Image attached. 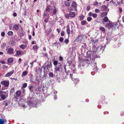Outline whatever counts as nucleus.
<instances>
[{"mask_svg": "<svg viewBox=\"0 0 124 124\" xmlns=\"http://www.w3.org/2000/svg\"><path fill=\"white\" fill-rule=\"evenodd\" d=\"M8 93L6 92L3 91H0V96L2 100H4L8 97Z\"/></svg>", "mask_w": 124, "mask_h": 124, "instance_id": "1", "label": "nucleus"}, {"mask_svg": "<svg viewBox=\"0 0 124 124\" xmlns=\"http://www.w3.org/2000/svg\"><path fill=\"white\" fill-rule=\"evenodd\" d=\"M55 70L56 72H62L63 69L62 67V64L60 63H58V66L55 67Z\"/></svg>", "mask_w": 124, "mask_h": 124, "instance_id": "2", "label": "nucleus"}, {"mask_svg": "<svg viewBox=\"0 0 124 124\" xmlns=\"http://www.w3.org/2000/svg\"><path fill=\"white\" fill-rule=\"evenodd\" d=\"M25 51H21L19 50H17L16 52V56H19V55H22L25 54Z\"/></svg>", "mask_w": 124, "mask_h": 124, "instance_id": "3", "label": "nucleus"}, {"mask_svg": "<svg viewBox=\"0 0 124 124\" xmlns=\"http://www.w3.org/2000/svg\"><path fill=\"white\" fill-rule=\"evenodd\" d=\"M1 84L5 87L8 86L9 84V81L8 80H5L2 81Z\"/></svg>", "mask_w": 124, "mask_h": 124, "instance_id": "4", "label": "nucleus"}, {"mask_svg": "<svg viewBox=\"0 0 124 124\" xmlns=\"http://www.w3.org/2000/svg\"><path fill=\"white\" fill-rule=\"evenodd\" d=\"M52 13L53 15H55L58 12V9L55 7L51 9Z\"/></svg>", "mask_w": 124, "mask_h": 124, "instance_id": "5", "label": "nucleus"}, {"mask_svg": "<svg viewBox=\"0 0 124 124\" xmlns=\"http://www.w3.org/2000/svg\"><path fill=\"white\" fill-rule=\"evenodd\" d=\"M19 25L18 24H15L13 25V29L15 31H17L19 28Z\"/></svg>", "mask_w": 124, "mask_h": 124, "instance_id": "6", "label": "nucleus"}, {"mask_svg": "<svg viewBox=\"0 0 124 124\" xmlns=\"http://www.w3.org/2000/svg\"><path fill=\"white\" fill-rule=\"evenodd\" d=\"M35 71L37 74H41L42 71V69L40 68H36Z\"/></svg>", "mask_w": 124, "mask_h": 124, "instance_id": "7", "label": "nucleus"}, {"mask_svg": "<svg viewBox=\"0 0 124 124\" xmlns=\"http://www.w3.org/2000/svg\"><path fill=\"white\" fill-rule=\"evenodd\" d=\"M14 49L13 48H10L8 49L7 53L8 54H14Z\"/></svg>", "mask_w": 124, "mask_h": 124, "instance_id": "8", "label": "nucleus"}, {"mask_svg": "<svg viewBox=\"0 0 124 124\" xmlns=\"http://www.w3.org/2000/svg\"><path fill=\"white\" fill-rule=\"evenodd\" d=\"M76 40H77L78 42L82 43L83 42L82 37V36H79L77 38Z\"/></svg>", "mask_w": 124, "mask_h": 124, "instance_id": "9", "label": "nucleus"}, {"mask_svg": "<svg viewBox=\"0 0 124 124\" xmlns=\"http://www.w3.org/2000/svg\"><path fill=\"white\" fill-rule=\"evenodd\" d=\"M14 70H12L11 71L7 73L6 74L5 76L6 77H8L10 76L13 74L14 73Z\"/></svg>", "mask_w": 124, "mask_h": 124, "instance_id": "10", "label": "nucleus"}, {"mask_svg": "<svg viewBox=\"0 0 124 124\" xmlns=\"http://www.w3.org/2000/svg\"><path fill=\"white\" fill-rule=\"evenodd\" d=\"M22 92L20 90H19L17 91L16 93V95L17 97H18L20 96Z\"/></svg>", "mask_w": 124, "mask_h": 124, "instance_id": "11", "label": "nucleus"}, {"mask_svg": "<svg viewBox=\"0 0 124 124\" xmlns=\"http://www.w3.org/2000/svg\"><path fill=\"white\" fill-rule=\"evenodd\" d=\"M49 16L48 13L46 12L44 13V15L43 16L44 18H49Z\"/></svg>", "mask_w": 124, "mask_h": 124, "instance_id": "12", "label": "nucleus"}, {"mask_svg": "<svg viewBox=\"0 0 124 124\" xmlns=\"http://www.w3.org/2000/svg\"><path fill=\"white\" fill-rule=\"evenodd\" d=\"M107 7L105 5H103L101 7V10L102 11H106L107 10Z\"/></svg>", "mask_w": 124, "mask_h": 124, "instance_id": "13", "label": "nucleus"}, {"mask_svg": "<svg viewBox=\"0 0 124 124\" xmlns=\"http://www.w3.org/2000/svg\"><path fill=\"white\" fill-rule=\"evenodd\" d=\"M19 47L21 48L24 50L27 47V45L25 44H22L20 45Z\"/></svg>", "mask_w": 124, "mask_h": 124, "instance_id": "14", "label": "nucleus"}, {"mask_svg": "<svg viewBox=\"0 0 124 124\" xmlns=\"http://www.w3.org/2000/svg\"><path fill=\"white\" fill-rule=\"evenodd\" d=\"M107 14V12H103L101 13L100 16L101 17H103L106 16Z\"/></svg>", "mask_w": 124, "mask_h": 124, "instance_id": "15", "label": "nucleus"}, {"mask_svg": "<svg viewBox=\"0 0 124 124\" xmlns=\"http://www.w3.org/2000/svg\"><path fill=\"white\" fill-rule=\"evenodd\" d=\"M69 16L71 17H74L75 16V13L73 12H70L69 14Z\"/></svg>", "mask_w": 124, "mask_h": 124, "instance_id": "16", "label": "nucleus"}, {"mask_svg": "<svg viewBox=\"0 0 124 124\" xmlns=\"http://www.w3.org/2000/svg\"><path fill=\"white\" fill-rule=\"evenodd\" d=\"M14 61V59L12 57H11L9 58L8 60V61L9 63H12Z\"/></svg>", "mask_w": 124, "mask_h": 124, "instance_id": "17", "label": "nucleus"}, {"mask_svg": "<svg viewBox=\"0 0 124 124\" xmlns=\"http://www.w3.org/2000/svg\"><path fill=\"white\" fill-rule=\"evenodd\" d=\"M27 74V72L26 71H23L22 74V77L23 78L24 76L26 75Z\"/></svg>", "mask_w": 124, "mask_h": 124, "instance_id": "18", "label": "nucleus"}, {"mask_svg": "<svg viewBox=\"0 0 124 124\" xmlns=\"http://www.w3.org/2000/svg\"><path fill=\"white\" fill-rule=\"evenodd\" d=\"M65 5L67 7H69L70 5V3L68 1H65L64 2Z\"/></svg>", "mask_w": 124, "mask_h": 124, "instance_id": "19", "label": "nucleus"}, {"mask_svg": "<svg viewBox=\"0 0 124 124\" xmlns=\"http://www.w3.org/2000/svg\"><path fill=\"white\" fill-rule=\"evenodd\" d=\"M100 48V50L101 49H103V46H99L97 48V49L96 50H95V51H94V50H93L92 51H93V53H95L97 51V50H98V48Z\"/></svg>", "mask_w": 124, "mask_h": 124, "instance_id": "20", "label": "nucleus"}, {"mask_svg": "<svg viewBox=\"0 0 124 124\" xmlns=\"http://www.w3.org/2000/svg\"><path fill=\"white\" fill-rule=\"evenodd\" d=\"M8 35L10 36H12L13 35V33L12 31H9L7 33Z\"/></svg>", "mask_w": 124, "mask_h": 124, "instance_id": "21", "label": "nucleus"}, {"mask_svg": "<svg viewBox=\"0 0 124 124\" xmlns=\"http://www.w3.org/2000/svg\"><path fill=\"white\" fill-rule=\"evenodd\" d=\"M74 7V8H76L77 6V4L75 2H73L72 3V4L71 5V6Z\"/></svg>", "mask_w": 124, "mask_h": 124, "instance_id": "22", "label": "nucleus"}, {"mask_svg": "<svg viewBox=\"0 0 124 124\" xmlns=\"http://www.w3.org/2000/svg\"><path fill=\"white\" fill-rule=\"evenodd\" d=\"M29 88V89L31 91V92H32L34 90V87L33 86H30L28 87Z\"/></svg>", "mask_w": 124, "mask_h": 124, "instance_id": "23", "label": "nucleus"}, {"mask_svg": "<svg viewBox=\"0 0 124 124\" xmlns=\"http://www.w3.org/2000/svg\"><path fill=\"white\" fill-rule=\"evenodd\" d=\"M3 105H4L5 108L8 106V103L6 102L5 101H4L2 103Z\"/></svg>", "mask_w": 124, "mask_h": 124, "instance_id": "24", "label": "nucleus"}, {"mask_svg": "<svg viewBox=\"0 0 124 124\" xmlns=\"http://www.w3.org/2000/svg\"><path fill=\"white\" fill-rule=\"evenodd\" d=\"M100 29L102 31L103 33L105 32V29L102 27H100Z\"/></svg>", "mask_w": 124, "mask_h": 124, "instance_id": "25", "label": "nucleus"}, {"mask_svg": "<svg viewBox=\"0 0 124 124\" xmlns=\"http://www.w3.org/2000/svg\"><path fill=\"white\" fill-rule=\"evenodd\" d=\"M50 6H47L46 8L45 9V11L50 12L51 10V8L49 7Z\"/></svg>", "mask_w": 124, "mask_h": 124, "instance_id": "26", "label": "nucleus"}, {"mask_svg": "<svg viewBox=\"0 0 124 124\" xmlns=\"http://www.w3.org/2000/svg\"><path fill=\"white\" fill-rule=\"evenodd\" d=\"M84 18V16L83 15H81L79 16L78 18L79 20H81L83 19Z\"/></svg>", "mask_w": 124, "mask_h": 124, "instance_id": "27", "label": "nucleus"}, {"mask_svg": "<svg viewBox=\"0 0 124 124\" xmlns=\"http://www.w3.org/2000/svg\"><path fill=\"white\" fill-rule=\"evenodd\" d=\"M104 21L105 22H107L108 21V19L107 17H105L103 19Z\"/></svg>", "mask_w": 124, "mask_h": 124, "instance_id": "28", "label": "nucleus"}, {"mask_svg": "<svg viewBox=\"0 0 124 124\" xmlns=\"http://www.w3.org/2000/svg\"><path fill=\"white\" fill-rule=\"evenodd\" d=\"M97 14L96 13H93L92 15V16L94 18H97Z\"/></svg>", "mask_w": 124, "mask_h": 124, "instance_id": "29", "label": "nucleus"}, {"mask_svg": "<svg viewBox=\"0 0 124 124\" xmlns=\"http://www.w3.org/2000/svg\"><path fill=\"white\" fill-rule=\"evenodd\" d=\"M38 49V47L37 45H35L33 47V49L35 51L37 50Z\"/></svg>", "mask_w": 124, "mask_h": 124, "instance_id": "30", "label": "nucleus"}, {"mask_svg": "<svg viewBox=\"0 0 124 124\" xmlns=\"http://www.w3.org/2000/svg\"><path fill=\"white\" fill-rule=\"evenodd\" d=\"M4 120L2 119H0V124H4Z\"/></svg>", "mask_w": 124, "mask_h": 124, "instance_id": "31", "label": "nucleus"}, {"mask_svg": "<svg viewBox=\"0 0 124 124\" xmlns=\"http://www.w3.org/2000/svg\"><path fill=\"white\" fill-rule=\"evenodd\" d=\"M67 31L68 34L69 35L70 33V31L69 28H67L66 29Z\"/></svg>", "mask_w": 124, "mask_h": 124, "instance_id": "32", "label": "nucleus"}, {"mask_svg": "<svg viewBox=\"0 0 124 124\" xmlns=\"http://www.w3.org/2000/svg\"><path fill=\"white\" fill-rule=\"evenodd\" d=\"M58 63V62L57 61H55L53 62V64L54 65H57Z\"/></svg>", "mask_w": 124, "mask_h": 124, "instance_id": "33", "label": "nucleus"}, {"mask_svg": "<svg viewBox=\"0 0 124 124\" xmlns=\"http://www.w3.org/2000/svg\"><path fill=\"white\" fill-rule=\"evenodd\" d=\"M49 76L50 77H52L53 76V72H50L49 74Z\"/></svg>", "mask_w": 124, "mask_h": 124, "instance_id": "34", "label": "nucleus"}, {"mask_svg": "<svg viewBox=\"0 0 124 124\" xmlns=\"http://www.w3.org/2000/svg\"><path fill=\"white\" fill-rule=\"evenodd\" d=\"M100 10L98 9H96L95 10V13H99L100 12Z\"/></svg>", "mask_w": 124, "mask_h": 124, "instance_id": "35", "label": "nucleus"}, {"mask_svg": "<svg viewBox=\"0 0 124 124\" xmlns=\"http://www.w3.org/2000/svg\"><path fill=\"white\" fill-rule=\"evenodd\" d=\"M86 21H83L81 22V24L82 25H84L85 24Z\"/></svg>", "mask_w": 124, "mask_h": 124, "instance_id": "36", "label": "nucleus"}, {"mask_svg": "<svg viewBox=\"0 0 124 124\" xmlns=\"http://www.w3.org/2000/svg\"><path fill=\"white\" fill-rule=\"evenodd\" d=\"M44 21L46 23H47L48 21V18H44Z\"/></svg>", "mask_w": 124, "mask_h": 124, "instance_id": "37", "label": "nucleus"}, {"mask_svg": "<svg viewBox=\"0 0 124 124\" xmlns=\"http://www.w3.org/2000/svg\"><path fill=\"white\" fill-rule=\"evenodd\" d=\"M91 51H88L87 52V54L88 55V56H91Z\"/></svg>", "mask_w": 124, "mask_h": 124, "instance_id": "38", "label": "nucleus"}, {"mask_svg": "<svg viewBox=\"0 0 124 124\" xmlns=\"http://www.w3.org/2000/svg\"><path fill=\"white\" fill-rule=\"evenodd\" d=\"M27 85V83H25L23 84V88H25L26 87Z\"/></svg>", "mask_w": 124, "mask_h": 124, "instance_id": "39", "label": "nucleus"}, {"mask_svg": "<svg viewBox=\"0 0 124 124\" xmlns=\"http://www.w3.org/2000/svg\"><path fill=\"white\" fill-rule=\"evenodd\" d=\"M92 19V18L91 17H88L87 18V21L89 22Z\"/></svg>", "mask_w": 124, "mask_h": 124, "instance_id": "40", "label": "nucleus"}, {"mask_svg": "<svg viewBox=\"0 0 124 124\" xmlns=\"http://www.w3.org/2000/svg\"><path fill=\"white\" fill-rule=\"evenodd\" d=\"M69 42V40L67 39H66L64 41L65 43L66 44H67Z\"/></svg>", "mask_w": 124, "mask_h": 124, "instance_id": "41", "label": "nucleus"}, {"mask_svg": "<svg viewBox=\"0 0 124 124\" xmlns=\"http://www.w3.org/2000/svg\"><path fill=\"white\" fill-rule=\"evenodd\" d=\"M69 17V14H66L65 15V17L66 18L68 19Z\"/></svg>", "mask_w": 124, "mask_h": 124, "instance_id": "42", "label": "nucleus"}, {"mask_svg": "<svg viewBox=\"0 0 124 124\" xmlns=\"http://www.w3.org/2000/svg\"><path fill=\"white\" fill-rule=\"evenodd\" d=\"M91 8V7L90 6H88L86 7V9L88 11L90 10Z\"/></svg>", "mask_w": 124, "mask_h": 124, "instance_id": "43", "label": "nucleus"}, {"mask_svg": "<svg viewBox=\"0 0 124 124\" xmlns=\"http://www.w3.org/2000/svg\"><path fill=\"white\" fill-rule=\"evenodd\" d=\"M59 40L60 42H62L63 40V38L62 37H61L59 39Z\"/></svg>", "mask_w": 124, "mask_h": 124, "instance_id": "44", "label": "nucleus"}, {"mask_svg": "<svg viewBox=\"0 0 124 124\" xmlns=\"http://www.w3.org/2000/svg\"><path fill=\"white\" fill-rule=\"evenodd\" d=\"M83 44V45H82V47H84V48H85V47H86V44L85 43H84Z\"/></svg>", "mask_w": 124, "mask_h": 124, "instance_id": "45", "label": "nucleus"}, {"mask_svg": "<svg viewBox=\"0 0 124 124\" xmlns=\"http://www.w3.org/2000/svg\"><path fill=\"white\" fill-rule=\"evenodd\" d=\"M0 62L2 64H4L5 63V62L3 60H1L0 61Z\"/></svg>", "mask_w": 124, "mask_h": 124, "instance_id": "46", "label": "nucleus"}, {"mask_svg": "<svg viewBox=\"0 0 124 124\" xmlns=\"http://www.w3.org/2000/svg\"><path fill=\"white\" fill-rule=\"evenodd\" d=\"M64 34V31L62 32L61 33V35L62 36H63Z\"/></svg>", "mask_w": 124, "mask_h": 124, "instance_id": "47", "label": "nucleus"}, {"mask_svg": "<svg viewBox=\"0 0 124 124\" xmlns=\"http://www.w3.org/2000/svg\"><path fill=\"white\" fill-rule=\"evenodd\" d=\"M98 4V3L97 2L95 1L94 3L93 4V5H94L95 6L97 5Z\"/></svg>", "mask_w": 124, "mask_h": 124, "instance_id": "48", "label": "nucleus"}, {"mask_svg": "<svg viewBox=\"0 0 124 124\" xmlns=\"http://www.w3.org/2000/svg\"><path fill=\"white\" fill-rule=\"evenodd\" d=\"M22 60L21 58H20L19 59L18 61V63H19V64L21 62H22Z\"/></svg>", "mask_w": 124, "mask_h": 124, "instance_id": "49", "label": "nucleus"}, {"mask_svg": "<svg viewBox=\"0 0 124 124\" xmlns=\"http://www.w3.org/2000/svg\"><path fill=\"white\" fill-rule=\"evenodd\" d=\"M1 36H4L5 35V33L4 32H2L1 33Z\"/></svg>", "mask_w": 124, "mask_h": 124, "instance_id": "50", "label": "nucleus"}, {"mask_svg": "<svg viewBox=\"0 0 124 124\" xmlns=\"http://www.w3.org/2000/svg\"><path fill=\"white\" fill-rule=\"evenodd\" d=\"M68 11H71L72 10H73L71 8H70V7L68 8Z\"/></svg>", "mask_w": 124, "mask_h": 124, "instance_id": "51", "label": "nucleus"}, {"mask_svg": "<svg viewBox=\"0 0 124 124\" xmlns=\"http://www.w3.org/2000/svg\"><path fill=\"white\" fill-rule=\"evenodd\" d=\"M24 33L23 32H21V33H20V35L21 36H24Z\"/></svg>", "mask_w": 124, "mask_h": 124, "instance_id": "52", "label": "nucleus"}, {"mask_svg": "<svg viewBox=\"0 0 124 124\" xmlns=\"http://www.w3.org/2000/svg\"><path fill=\"white\" fill-rule=\"evenodd\" d=\"M59 60L60 61H62L63 60V58L62 57L60 56L59 57Z\"/></svg>", "mask_w": 124, "mask_h": 124, "instance_id": "53", "label": "nucleus"}, {"mask_svg": "<svg viewBox=\"0 0 124 124\" xmlns=\"http://www.w3.org/2000/svg\"><path fill=\"white\" fill-rule=\"evenodd\" d=\"M14 87H13L12 88H11V92L12 93H13L14 91H13L14 90Z\"/></svg>", "mask_w": 124, "mask_h": 124, "instance_id": "54", "label": "nucleus"}, {"mask_svg": "<svg viewBox=\"0 0 124 124\" xmlns=\"http://www.w3.org/2000/svg\"><path fill=\"white\" fill-rule=\"evenodd\" d=\"M93 14L91 12H90L88 13V15L89 16H92Z\"/></svg>", "mask_w": 124, "mask_h": 124, "instance_id": "55", "label": "nucleus"}, {"mask_svg": "<svg viewBox=\"0 0 124 124\" xmlns=\"http://www.w3.org/2000/svg\"><path fill=\"white\" fill-rule=\"evenodd\" d=\"M119 10L120 11V13H122V8H119Z\"/></svg>", "mask_w": 124, "mask_h": 124, "instance_id": "56", "label": "nucleus"}, {"mask_svg": "<svg viewBox=\"0 0 124 124\" xmlns=\"http://www.w3.org/2000/svg\"><path fill=\"white\" fill-rule=\"evenodd\" d=\"M44 55L46 57H47V54L46 53H45Z\"/></svg>", "mask_w": 124, "mask_h": 124, "instance_id": "57", "label": "nucleus"}, {"mask_svg": "<svg viewBox=\"0 0 124 124\" xmlns=\"http://www.w3.org/2000/svg\"><path fill=\"white\" fill-rule=\"evenodd\" d=\"M13 15L14 16H17V14L16 13H13Z\"/></svg>", "mask_w": 124, "mask_h": 124, "instance_id": "58", "label": "nucleus"}, {"mask_svg": "<svg viewBox=\"0 0 124 124\" xmlns=\"http://www.w3.org/2000/svg\"><path fill=\"white\" fill-rule=\"evenodd\" d=\"M64 71L65 72H66V68L65 67V65H64Z\"/></svg>", "mask_w": 124, "mask_h": 124, "instance_id": "59", "label": "nucleus"}, {"mask_svg": "<svg viewBox=\"0 0 124 124\" xmlns=\"http://www.w3.org/2000/svg\"><path fill=\"white\" fill-rule=\"evenodd\" d=\"M58 32V33H59V32L60 31V29H57L56 30Z\"/></svg>", "mask_w": 124, "mask_h": 124, "instance_id": "60", "label": "nucleus"}, {"mask_svg": "<svg viewBox=\"0 0 124 124\" xmlns=\"http://www.w3.org/2000/svg\"><path fill=\"white\" fill-rule=\"evenodd\" d=\"M31 35H29V39L30 40H31Z\"/></svg>", "mask_w": 124, "mask_h": 124, "instance_id": "61", "label": "nucleus"}, {"mask_svg": "<svg viewBox=\"0 0 124 124\" xmlns=\"http://www.w3.org/2000/svg\"><path fill=\"white\" fill-rule=\"evenodd\" d=\"M33 62H32L30 63V64L31 65V67H32L33 66Z\"/></svg>", "mask_w": 124, "mask_h": 124, "instance_id": "62", "label": "nucleus"}, {"mask_svg": "<svg viewBox=\"0 0 124 124\" xmlns=\"http://www.w3.org/2000/svg\"><path fill=\"white\" fill-rule=\"evenodd\" d=\"M117 3L118 4L120 5L121 4V2L120 1H118L117 2Z\"/></svg>", "mask_w": 124, "mask_h": 124, "instance_id": "63", "label": "nucleus"}, {"mask_svg": "<svg viewBox=\"0 0 124 124\" xmlns=\"http://www.w3.org/2000/svg\"><path fill=\"white\" fill-rule=\"evenodd\" d=\"M122 20L124 23V16H123L122 18Z\"/></svg>", "mask_w": 124, "mask_h": 124, "instance_id": "64", "label": "nucleus"}]
</instances>
